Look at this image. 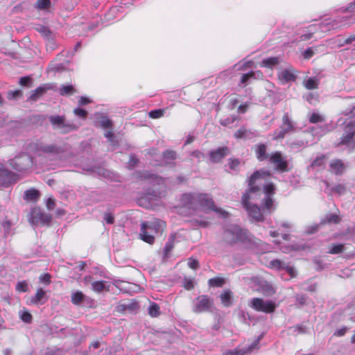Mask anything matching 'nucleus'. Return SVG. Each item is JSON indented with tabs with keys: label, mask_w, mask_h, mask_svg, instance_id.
I'll return each instance as SVG.
<instances>
[{
	"label": "nucleus",
	"mask_w": 355,
	"mask_h": 355,
	"mask_svg": "<svg viewBox=\"0 0 355 355\" xmlns=\"http://www.w3.org/2000/svg\"><path fill=\"white\" fill-rule=\"evenodd\" d=\"M293 130V125L288 113H285L282 118V124L279 129L273 133V139L278 140L283 139L285 135Z\"/></svg>",
	"instance_id": "9b49d317"
},
{
	"label": "nucleus",
	"mask_w": 355,
	"mask_h": 355,
	"mask_svg": "<svg viewBox=\"0 0 355 355\" xmlns=\"http://www.w3.org/2000/svg\"><path fill=\"white\" fill-rule=\"evenodd\" d=\"M165 109H157L152 110L149 112L148 115L152 119H159L164 116Z\"/></svg>",
	"instance_id": "8fccbe9b"
},
{
	"label": "nucleus",
	"mask_w": 355,
	"mask_h": 355,
	"mask_svg": "<svg viewBox=\"0 0 355 355\" xmlns=\"http://www.w3.org/2000/svg\"><path fill=\"white\" fill-rule=\"evenodd\" d=\"M230 153L229 148L224 146L209 152V159L213 163H218Z\"/></svg>",
	"instance_id": "6ab92c4d"
},
{
	"label": "nucleus",
	"mask_w": 355,
	"mask_h": 355,
	"mask_svg": "<svg viewBox=\"0 0 355 355\" xmlns=\"http://www.w3.org/2000/svg\"><path fill=\"white\" fill-rule=\"evenodd\" d=\"M16 290L19 292H26L28 290V284L26 282H19L16 285Z\"/></svg>",
	"instance_id": "bf43d9fd"
},
{
	"label": "nucleus",
	"mask_w": 355,
	"mask_h": 355,
	"mask_svg": "<svg viewBox=\"0 0 355 355\" xmlns=\"http://www.w3.org/2000/svg\"><path fill=\"white\" fill-rule=\"evenodd\" d=\"M307 141L303 139H294L288 141L289 147L294 150H298L301 148H304L307 145Z\"/></svg>",
	"instance_id": "c9c22d12"
},
{
	"label": "nucleus",
	"mask_w": 355,
	"mask_h": 355,
	"mask_svg": "<svg viewBox=\"0 0 355 355\" xmlns=\"http://www.w3.org/2000/svg\"><path fill=\"white\" fill-rule=\"evenodd\" d=\"M139 177L141 179L149 180L150 183L156 184L158 185L164 184V179L159 177L157 175L150 173L149 172H143Z\"/></svg>",
	"instance_id": "cd10ccee"
},
{
	"label": "nucleus",
	"mask_w": 355,
	"mask_h": 355,
	"mask_svg": "<svg viewBox=\"0 0 355 355\" xmlns=\"http://www.w3.org/2000/svg\"><path fill=\"white\" fill-rule=\"evenodd\" d=\"M269 266L277 270H284L286 264L279 259H274L269 262Z\"/></svg>",
	"instance_id": "a18cd8bd"
},
{
	"label": "nucleus",
	"mask_w": 355,
	"mask_h": 355,
	"mask_svg": "<svg viewBox=\"0 0 355 355\" xmlns=\"http://www.w3.org/2000/svg\"><path fill=\"white\" fill-rule=\"evenodd\" d=\"M338 146H345L349 149L355 148V123H349L344 129V133L340 138Z\"/></svg>",
	"instance_id": "423d86ee"
},
{
	"label": "nucleus",
	"mask_w": 355,
	"mask_h": 355,
	"mask_svg": "<svg viewBox=\"0 0 355 355\" xmlns=\"http://www.w3.org/2000/svg\"><path fill=\"white\" fill-rule=\"evenodd\" d=\"M137 162H138V159L135 157V155L131 154L130 156V159H129V162H128L129 166L130 167H134L137 165Z\"/></svg>",
	"instance_id": "774afa93"
},
{
	"label": "nucleus",
	"mask_w": 355,
	"mask_h": 355,
	"mask_svg": "<svg viewBox=\"0 0 355 355\" xmlns=\"http://www.w3.org/2000/svg\"><path fill=\"white\" fill-rule=\"evenodd\" d=\"M148 314L153 318L160 315L159 306L155 302H151L148 307Z\"/></svg>",
	"instance_id": "79ce46f5"
},
{
	"label": "nucleus",
	"mask_w": 355,
	"mask_h": 355,
	"mask_svg": "<svg viewBox=\"0 0 355 355\" xmlns=\"http://www.w3.org/2000/svg\"><path fill=\"white\" fill-rule=\"evenodd\" d=\"M251 78H256V73L253 71L244 73L242 75L241 78V83L245 85L248 84V82Z\"/></svg>",
	"instance_id": "3c124183"
},
{
	"label": "nucleus",
	"mask_w": 355,
	"mask_h": 355,
	"mask_svg": "<svg viewBox=\"0 0 355 355\" xmlns=\"http://www.w3.org/2000/svg\"><path fill=\"white\" fill-rule=\"evenodd\" d=\"M162 158L165 165L174 166L177 154L174 150H166L162 153Z\"/></svg>",
	"instance_id": "bb28decb"
},
{
	"label": "nucleus",
	"mask_w": 355,
	"mask_h": 355,
	"mask_svg": "<svg viewBox=\"0 0 355 355\" xmlns=\"http://www.w3.org/2000/svg\"><path fill=\"white\" fill-rule=\"evenodd\" d=\"M53 85L51 83L43 84L37 87L35 89L32 90L28 101L36 102L38 101L47 91L53 89Z\"/></svg>",
	"instance_id": "a211bd4d"
},
{
	"label": "nucleus",
	"mask_w": 355,
	"mask_h": 355,
	"mask_svg": "<svg viewBox=\"0 0 355 355\" xmlns=\"http://www.w3.org/2000/svg\"><path fill=\"white\" fill-rule=\"evenodd\" d=\"M259 343V338L254 340L248 347L246 349H239L235 348L234 349H230L226 351L223 355H244L245 354L252 352L254 349L258 348V345Z\"/></svg>",
	"instance_id": "4be33fe9"
},
{
	"label": "nucleus",
	"mask_w": 355,
	"mask_h": 355,
	"mask_svg": "<svg viewBox=\"0 0 355 355\" xmlns=\"http://www.w3.org/2000/svg\"><path fill=\"white\" fill-rule=\"evenodd\" d=\"M8 164L17 171H24L32 166L33 160L29 155L23 153L13 159H10Z\"/></svg>",
	"instance_id": "0eeeda50"
},
{
	"label": "nucleus",
	"mask_w": 355,
	"mask_h": 355,
	"mask_svg": "<svg viewBox=\"0 0 355 355\" xmlns=\"http://www.w3.org/2000/svg\"><path fill=\"white\" fill-rule=\"evenodd\" d=\"M223 241L230 245L240 243L249 248L254 243L252 234L247 230L236 225H230L224 229Z\"/></svg>",
	"instance_id": "7ed1b4c3"
},
{
	"label": "nucleus",
	"mask_w": 355,
	"mask_h": 355,
	"mask_svg": "<svg viewBox=\"0 0 355 355\" xmlns=\"http://www.w3.org/2000/svg\"><path fill=\"white\" fill-rule=\"evenodd\" d=\"M175 234H172L168 239L166 242L164 251L165 256H168L171 251L174 248V241H175Z\"/></svg>",
	"instance_id": "a19ab883"
},
{
	"label": "nucleus",
	"mask_w": 355,
	"mask_h": 355,
	"mask_svg": "<svg viewBox=\"0 0 355 355\" xmlns=\"http://www.w3.org/2000/svg\"><path fill=\"white\" fill-rule=\"evenodd\" d=\"M182 205L193 211L202 210L205 211H214L224 218L227 213L221 209L217 208L210 196L207 193H188L182 195L181 198Z\"/></svg>",
	"instance_id": "f03ea898"
},
{
	"label": "nucleus",
	"mask_w": 355,
	"mask_h": 355,
	"mask_svg": "<svg viewBox=\"0 0 355 355\" xmlns=\"http://www.w3.org/2000/svg\"><path fill=\"white\" fill-rule=\"evenodd\" d=\"M73 92V87L72 85H63L62 86V87L60 89V95L62 96H64V95H67V94H72Z\"/></svg>",
	"instance_id": "6e6d98bb"
},
{
	"label": "nucleus",
	"mask_w": 355,
	"mask_h": 355,
	"mask_svg": "<svg viewBox=\"0 0 355 355\" xmlns=\"http://www.w3.org/2000/svg\"><path fill=\"white\" fill-rule=\"evenodd\" d=\"M225 284V279L221 277H214L209 280V284L213 287H221Z\"/></svg>",
	"instance_id": "de8ad7c7"
},
{
	"label": "nucleus",
	"mask_w": 355,
	"mask_h": 355,
	"mask_svg": "<svg viewBox=\"0 0 355 355\" xmlns=\"http://www.w3.org/2000/svg\"><path fill=\"white\" fill-rule=\"evenodd\" d=\"M144 223L147 225V227L152 228L157 235L162 234L166 227V223L159 219H155L152 221H146Z\"/></svg>",
	"instance_id": "b1692460"
},
{
	"label": "nucleus",
	"mask_w": 355,
	"mask_h": 355,
	"mask_svg": "<svg viewBox=\"0 0 355 355\" xmlns=\"http://www.w3.org/2000/svg\"><path fill=\"white\" fill-rule=\"evenodd\" d=\"M220 298L222 304L225 306H230L232 304V291L227 290L225 291L220 295Z\"/></svg>",
	"instance_id": "473e14b6"
},
{
	"label": "nucleus",
	"mask_w": 355,
	"mask_h": 355,
	"mask_svg": "<svg viewBox=\"0 0 355 355\" xmlns=\"http://www.w3.org/2000/svg\"><path fill=\"white\" fill-rule=\"evenodd\" d=\"M311 131L315 136L321 137L331 131V128L328 124H324L320 126L313 127Z\"/></svg>",
	"instance_id": "72a5a7b5"
},
{
	"label": "nucleus",
	"mask_w": 355,
	"mask_h": 355,
	"mask_svg": "<svg viewBox=\"0 0 355 355\" xmlns=\"http://www.w3.org/2000/svg\"><path fill=\"white\" fill-rule=\"evenodd\" d=\"M324 121V117L318 113H312L309 116V121L312 123H322Z\"/></svg>",
	"instance_id": "09e8293b"
},
{
	"label": "nucleus",
	"mask_w": 355,
	"mask_h": 355,
	"mask_svg": "<svg viewBox=\"0 0 355 355\" xmlns=\"http://www.w3.org/2000/svg\"><path fill=\"white\" fill-rule=\"evenodd\" d=\"M98 123L103 128H108L112 126V121L106 116H101Z\"/></svg>",
	"instance_id": "864d4df0"
},
{
	"label": "nucleus",
	"mask_w": 355,
	"mask_h": 355,
	"mask_svg": "<svg viewBox=\"0 0 355 355\" xmlns=\"http://www.w3.org/2000/svg\"><path fill=\"white\" fill-rule=\"evenodd\" d=\"M238 119L237 116L235 115H231L225 119H221L219 121L220 124L223 126H229L230 124H232L235 121Z\"/></svg>",
	"instance_id": "49530a36"
},
{
	"label": "nucleus",
	"mask_w": 355,
	"mask_h": 355,
	"mask_svg": "<svg viewBox=\"0 0 355 355\" xmlns=\"http://www.w3.org/2000/svg\"><path fill=\"white\" fill-rule=\"evenodd\" d=\"M188 266L191 269L196 270L199 267V262L195 259L190 258L188 261Z\"/></svg>",
	"instance_id": "e2e57ef3"
},
{
	"label": "nucleus",
	"mask_w": 355,
	"mask_h": 355,
	"mask_svg": "<svg viewBox=\"0 0 355 355\" xmlns=\"http://www.w3.org/2000/svg\"><path fill=\"white\" fill-rule=\"evenodd\" d=\"M326 157L324 155H321L317 157L311 164V167H322L324 164Z\"/></svg>",
	"instance_id": "c03bdc74"
},
{
	"label": "nucleus",
	"mask_w": 355,
	"mask_h": 355,
	"mask_svg": "<svg viewBox=\"0 0 355 355\" xmlns=\"http://www.w3.org/2000/svg\"><path fill=\"white\" fill-rule=\"evenodd\" d=\"M213 306V300L209 296L202 295L196 299L193 311L196 313L209 312L211 311Z\"/></svg>",
	"instance_id": "1a4fd4ad"
},
{
	"label": "nucleus",
	"mask_w": 355,
	"mask_h": 355,
	"mask_svg": "<svg viewBox=\"0 0 355 355\" xmlns=\"http://www.w3.org/2000/svg\"><path fill=\"white\" fill-rule=\"evenodd\" d=\"M156 235L152 228L147 227V225L144 222L141 223L140 232L141 240L149 244H153L155 242V236Z\"/></svg>",
	"instance_id": "aec40b11"
},
{
	"label": "nucleus",
	"mask_w": 355,
	"mask_h": 355,
	"mask_svg": "<svg viewBox=\"0 0 355 355\" xmlns=\"http://www.w3.org/2000/svg\"><path fill=\"white\" fill-rule=\"evenodd\" d=\"M71 301L75 305H83L89 307H92L94 301L89 297L84 295L83 292L77 291L71 293Z\"/></svg>",
	"instance_id": "4468645a"
},
{
	"label": "nucleus",
	"mask_w": 355,
	"mask_h": 355,
	"mask_svg": "<svg viewBox=\"0 0 355 355\" xmlns=\"http://www.w3.org/2000/svg\"><path fill=\"white\" fill-rule=\"evenodd\" d=\"M106 282L105 281H96L92 284V289L96 293H100L105 288Z\"/></svg>",
	"instance_id": "37998d69"
},
{
	"label": "nucleus",
	"mask_w": 355,
	"mask_h": 355,
	"mask_svg": "<svg viewBox=\"0 0 355 355\" xmlns=\"http://www.w3.org/2000/svg\"><path fill=\"white\" fill-rule=\"evenodd\" d=\"M327 220L328 223H338L340 222V218L336 214H330L329 216H327Z\"/></svg>",
	"instance_id": "0e129e2a"
},
{
	"label": "nucleus",
	"mask_w": 355,
	"mask_h": 355,
	"mask_svg": "<svg viewBox=\"0 0 355 355\" xmlns=\"http://www.w3.org/2000/svg\"><path fill=\"white\" fill-rule=\"evenodd\" d=\"M259 290L266 296H271L276 291L273 286L266 281L260 282Z\"/></svg>",
	"instance_id": "c85d7f7f"
},
{
	"label": "nucleus",
	"mask_w": 355,
	"mask_h": 355,
	"mask_svg": "<svg viewBox=\"0 0 355 355\" xmlns=\"http://www.w3.org/2000/svg\"><path fill=\"white\" fill-rule=\"evenodd\" d=\"M73 113L77 116H78L80 118H83V119L85 118L87 114V111H85V110L80 108V107H77V108L74 109Z\"/></svg>",
	"instance_id": "052dcab7"
},
{
	"label": "nucleus",
	"mask_w": 355,
	"mask_h": 355,
	"mask_svg": "<svg viewBox=\"0 0 355 355\" xmlns=\"http://www.w3.org/2000/svg\"><path fill=\"white\" fill-rule=\"evenodd\" d=\"M307 32L303 33L300 36L301 41H306L310 40L312 37L313 33L316 32L318 27L316 25H311L307 28Z\"/></svg>",
	"instance_id": "e433bc0d"
},
{
	"label": "nucleus",
	"mask_w": 355,
	"mask_h": 355,
	"mask_svg": "<svg viewBox=\"0 0 355 355\" xmlns=\"http://www.w3.org/2000/svg\"><path fill=\"white\" fill-rule=\"evenodd\" d=\"M345 251V245L341 243L333 244L328 250L329 254H338Z\"/></svg>",
	"instance_id": "ea45409f"
},
{
	"label": "nucleus",
	"mask_w": 355,
	"mask_h": 355,
	"mask_svg": "<svg viewBox=\"0 0 355 355\" xmlns=\"http://www.w3.org/2000/svg\"><path fill=\"white\" fill-rule=\"evenodd\" d=\"M103 219L108 224H113L114 222V218L113 215L110 213H105L104 214Z\"/></svg>",
	"instance_id": "69168bd1"
},
{
	"label": "nucleus",
	"mask_w": 355,
	"mask_h": 355,
	"mask_svg": "<svg viewBox=\"0 0 355 355\" xmlns=\"http://www.w3.org/2000/svg\"><path fill=\"white\" fill-rule=\"evenodd\" d=\"M277 77L282 85L287 84L289 82H294L296 79V76L294 74L292 68L281 70L279 71Z\"/></svg>",
	"instance_id": "412c9836"
},
{
	"label": "nucleus",
	"mask_w": 355,
	"mask_h": 355,
	"mask_svg": "<svg viewBox=\"0 0 355 355\" xmlns=\"http://www.w3.org/2000/svg\"><path fill=\"white\" fill-rule=\"evenodd\" d=\"M17 181L16 175L0 163V186L7 187Z\"/></svg>",
	"instance_id": "f3484780"
},
{
	"label": "nucleus",
	"mask_w": 355,
	"mask_h": 355,
	"mask_svg": "<svg viewBox=\"0 0 355 355\" xmlns=\"http://www.w3.org/2000/svg\"><path fill=\"white\" fill-rule=\"evenodd\" d=\"M266 145L264 144H259L254 146L255 155L260 162L269 159L270 155L266 153Z\"/></svg>",
	"instance_id": "393cba45"
},
{
	"label": "nucleus",
	"mask_w": 355,
	"mask_h": 355,
	"mask_svg": "<svg viewBox=\"0 0 355 355\" xmlns=\"http://www.w3.org/2000/svg\"><path fill=\"white\" fill-rule=\"evenodd\" d=\"M264 193L261 191V195H263V210L271 212L274 210L273 200L271 196L274 193V185L272 183L266 184L264 185Z\"/></svg>",
	"instance_id": "f8f14e48"
},
{
	"label": "nucleus",
	"mask_w": 355,
	"mask_h": 355,
	"mask_svg": "<svg viewBox=\"0 0 355 355\" xmlns=\"http://www.w3.org/2000/svg\"><path fill=\"white\" fill-rule=\"evenodd\" d=\"M249 306L257 311H261L267 313L274 312L276 308L275 304L272 301H265L263 299L258 297L252 298L249 303Z\"/></svg>",
	"instance_id": "6e6552de"
},
{
	"label": "nucleus",
	"mask_w": 355,
	"mask_h": 355,
	"mask_svg": "<svg viewBox=\"0 0 355 355\" xmlns=\"http://www.w3.org/2000/svg\"><path fill=\"white\" fill-rule=\"evenodd\" d=\"M349 12H355V1L350 3L349 6L345 9ZM355 14L350 15L349 16L338 17L335 19L324 20L321 24V28L325 31L331 29H336L345 25H349L354 23Z\"/></svg>",
	"instance_id": "20e7f679"
},
{
	"label": "nucleus",
	"mask_w": 355,
	"mask_h": 355,
	"mask_svg": "<svg viewBox=\"0 0 355 355\" xmlns=\"http://www.w3.org/2000/svg\"><path fill=\"white\" fill-rule=\"evenodd\" d=\"M252 64H253L252 61H248V62H243V63L239 62V63L236 64L233 67V68L235 70H238V71H239V70H245L247 68L250 67L252 65Z\"/></svg>",
	"instance_id": "603ef678"
},
{
	"label": "nucleus",
	"mask_w": 355,
	"mask_h": 355,
	"mask_svg": "<svg viewBox=\"0 0 355 355\" xmlns=\"http://www.w3.org/2000/svg\"><path fill=\"white\" fill-rule=\"evenodd\" d=\"M17 181L16 175L0 163V186L7 187Z\"/></svg>",
	"instance_id": "dca6fc26"
},
{
	"label": "nucleus",
	"mask_w": 355,
	"mask_h": 355,
	"mask_svg": "<svg viewBox=\"0 0 355 355\" xmlns=\"http://www.w3.org/2000/svg\"><path fill=\"white\" fill-rule=\"evenodd\" d=\"M40 279L42 282L49 284L51 283V275L49 274H44L40 277Z\"/></svg>",
	"instance_id": "338daca9"
},
{
	"label": "nucleus",
	"mask_w": 355,
	"mask_h": 355,
	"mask_svg": "<svg viewBox=\"0 0 355 355\" xmlns=\"http://www.w3.org/2000/svg\"><path fill=\"white\" fill-rule=\"evenodd\" d=\"M19 84L24 87H31L32 86V79L29 76L21 77L19 79Z\"/></svg>",
	"instance_id": "4d7b16f0"
},
{
	"label": "nucleus",
	"mask_w": 355,
	"mask_h": 355,
	"mask_svg": "<svg viewBox=\"0 0 355 355\" xmlns=\"http://www.w3.org/2000/svg\"><path fill=\"white\" fill-rule=\"evenodd\" d=\"M330 170L336 175H341L346 168L345 164L341 159H334L329 164Z\"/></svg>",
	"instance_id": "a878e982"
},
{
	"label": "nucleus",
	"mask_w": 355,
	"mask_h": 355,
	"mask_svg": "<svg viewBox=\"0 0 355 355\" xmlns=\"http://www.w3.org/2000/svg\"><path fill=\"white\" fill-rule=\"evenodd\" d=\"M280 62L279 57H270L262 60L260 66L269 69H273L275 66L278 65Z\"/></svg>",
	"instance_id": "c756f323"
},
{
	"label": "nucleus",
	"mask_w": 355,
	"mask_h": 355,
	"mask_svg": "<svg viewBox=\"0 0 355 355\" xmlns=\"http://www.w3.org/2000/svg\"><path fill=\"white\" fill-rule=\"evenodd\" d=\"M49 121L53 129L58 130L62 134L78 129V126L65 120L64 116H50Z\"/></svg>",
	"instance_id": "39448f33"
},
{
	"label": "nucleus",
	"mask_w": 355,
	"mask_h": 355,
	"mask_svg": "<svg viewBox=\"0 0 355 355\" xmlns=\"http://www.w3.org/2000/svg\"><path fill=\"white\" fill-rule=\"evenodd\" d=\"M228 165L231 170L237 171L240 165V161L238 159L230 158L228 159Z\"/></svg>",
	"instance_id": "5fc2aeb1"
},
{
	"label": "nucleus",
	"mask_w": 355,
	"mask_h": 355,
	"mask_svg": "<svg viewBox=\"0 0 355 355\" xmlns=\"http://www.w3.org/2000/svg\"><path fill=\"white\" fill-rule=\"evenodd\" d=\"M234 136L236 139H251L257 137L258 133L255 130L247 129L244 126H242L234 132Z\"/></svg>",
	"instance_id": "5701e85b"
},
{
	"label": "nucleus",
	"mask_w": 355,
	"mask_h": 355,
	"mask_svg": "<svg viewBox=\"0 0 355 355\" xmlns=\"http://www.w3.org/2000/svg\"><path fill=\"white\" fill-rule=\"evenodd\" d=\"M46 297V292L42 288L37 289L35 296L32 297L31 302L35 304H43L46 300H43Z\"/></svg>",
	"instance_id": "2f4dec72"
},
{
	"label": "nucleus",
	"mask_w": 355,
	"mask_h": 355,
	"mask_svg": "<svg viewBox=\"0 0 355 355\" xmlns=\"http://www.w3.org/2000/svg\"><path fill=\"white\" fill-rule=\"evenodd\" d=\"M319 85V79L316 77L309 78L304 81V86L308 89H317Z\"/></svg>",
	"instance_id": "4c0bfd02"
},
{
	"label": "nucleus",
	"mask_w": 355,
	"mask_h": 355,
	"mask_svg": "<svg viewBox=\"0 0 355 355\" xmlns=\"http://www.w3.org/2000/svg\"><path fill=\"white\" fill-rule=\"evenodd\" d=\"M22 95V93L20 90H15V91H9L8 92L7 97L8 99H15L18 97L21 96Z\"/></svg>",
	"instance_id": "13d9d810"
},
{
	"label": "nucleus",
	"mask_w": 355,
	"mask_h": 355,
	"mask_svg": "<svg viewBox=\"0 0 355 355\" xmlns=\"http://www.w3.org/2000/svg\"><path fill=\"white\" fill-rule=\"evenodd\" d=\"M269 161L275 166V169L285 172L288 171V161L286 157L283 156L281 152L276 151L270 155Z\"/></svg>",
	"instance_id": "9d476101"
},
{
	"label": "nucleus",
	"mask_w": 355,
	"mask_h": 355,
	"mask_svg": "<svg viewBox=\"0 0 355 355\" xmlns=\"http://www.w3.org/2000/svg\"><path fill=\"white\" fill-rule=\"evenodd\" d=\"M21 319L22 321L26 323H30L32 320V315L28 311H24L21 314Z\"/></svg>",
	"instance_id": "680f3d73"
},
{
	"label": "nucleus",
	"mask_w": 355,
	"mask_h": 355,
	"mask_svg": "<svg viewBox=\"0 0 355 355\" xmlns=\"http://www.w3.org/2000/svg\"><path fill=\"white\" fill-rule=\"evenodd\" d=\"M270 175L268 171H257L250 176L248 182L249 191L244 193L242 196V203L248 211L249 216L256 221H262L263 215L260 208L257 205L251 203L250 200H255L257 196L261 195L260 187L256 185L257 181L263 179L265 176Z\"/></svg>",
	"instance_id": "f257e3e1"
},
{
	"label": "nucleus",
	"mask_w": 355,
	"mask_h": 355,
	"mask_svg": "<svg viewBox=\"0 0 355 355\" xmlns=\"http://www.w3.org/2000/svg\"><path fill=\"white\" fill-rule=\"evenodd\" d=\"M39 191L34 189L26 190L24 192V199L28 201L36 200L39 198Z\"/></svg>",
	"instance_id": "f704fd0d"
},
{
	"label": "nucleus",
	"mask_w": 355,
	"mask_h": 355,
	"mask_svg": "<svg viewBox=\"0 0 355 355\" xmlns=\"http://www.w3.org/2000/svg\"><path fill=\"white\" fill-rule=\"evenodd\" d=\"M139 307L137 302H131L128 303L120 304L116 307V311L119 312H133Z\"/></svg>",
	"instance_id": "7c9ffc66"
},
{
	"label": "nucleus",
	"mask_w": 355,
	"mask_h": 355,
	"mask_svg": "<svg viewBox=\"0 0 355 355\" xmlns=\"http://www.w3.org/2000/svg\"><path fill=\"white\" fill-rule=\"evenodd\" d=\"M51 220V216L49 214L42 211L39 209H34L31 212L30 222L33 225H45L49 223Z\"/></svg>",
	"instance_id": "2eb2a0df"
},
{
	"label": "nucleus",
	"mask_w": 355,
	"mask_h": 355,
	"mask_svg": "<svg viewBox=\"0 0 355 355\" xmlns=\"http://www.w3.org/2000/svg\"><path fill=\"white\" fill-rule=\"evenodd\" d=\"M33 146L37 153L58 155L64 152L62 148L55 144H46L42 142H37L34 144Z\"/></svg>",
	"instance_id": "ddd939ff"
},
{
	"label": "nucleus",
	"mask_w": 355,
	"mask_h": 355,
	"mask_svg": "<svg viewBox=\"0 0 355 355\" xmlns=\"http://www.w3.org/2000/svg\"><path fill=\"white\" fill-rule=\"evenodd\" d=\"M56 0H53L54 3ZM51 0H37L35 4V8L38 10H44L49 8L51 6Z\"/></svg>",
	"instance_id": "58836bf2"
}]
</instances>
